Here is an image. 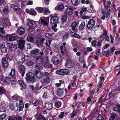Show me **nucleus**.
I'll list each match as a JSON object with an SVG mask.
<instances>
[{
    "instance_id": "nucleus-26",
    "label": "nucleus",
    "mask_w": 120,
    "mask_h": 120,
    "mask_svg": "<svg viewBox=\"0 0 120 120\" xmlns=\"http://www.w3.org/2000/svg\"><path fill=\"white\" fill-rule=\"evenodd\" d=\"M70 34L73 37L75 38H80L79 35L76 33H74L72 31L70 30Z\"/></svg>"
},
{
    "instance_id": "nucleus-27",
    "label": "nucleus",
    "mask_w": 120,
    "mask_h": 120,
    "mask_svg": "<svg viewBox=\"0 0 120 120\" xmlns=\"http://www.w3.org/2000/svg\"><path fill=\"white\" fill-rule=\"evenodd\" d=\"M27 41L30 42H33L34 41V38L31 35L29 34L27 36Z\"/></svg>"
},
{
    "instance_id": "nucleus-3",
    "label": "nucleus",
    "mask_w": 120,
    "mask_h": 120,
    "mask_svg": "<svg viewBox=\"0 0 120 120\" xmlns=\"http://www.w3.org/2000/svg\"><path fill=\"white\" fill-rule=\"evenodd\" d=\"M59 22V18L58 16L53 15L51 16L50 23L51 24H54L53 27H56L57 24Z\"/></svg>"
},
{
    "instance_id": "nucleus-63",
    "label": "nucleus",
    "mask_w": 120,
    "mask_h": 120,
    "mask_svg": "<svg viewBox=\"0 0 120 120\" xmlns=\"http://www.w3.org/2000/svg\"><path fill=\"white\" fill-rule=\"evenodd\" d=\"M64 112H62L58 116L60 118H62L64 116Z\"/></svg>"
},
{
    "instance_id": "nucleus-60",
    "label": "nucleus",
    "mask_w": 120,
    "mask_h": 120,
    "mask_svg": "<svg viewBox=\"0 0 120 120\" xmlns=\"http://www.w3.org/2000/svg\"><path fill=\"white\" fill-rule=\"evenodd\" d=\"M97 43V41L96 40H94L92 41L91 42V45H92L94 46H96V44Z\"/></svg>"
},
{
    "instance_id": "nucleus-23",
    "label": "nucleus",
    "mask_w": 120,
    "mask_h": 120,
    "mask_svg": "<svg viewBox=\"0 0 120 120\" xmlns=\"http://www.w3.org/2000/svg\"><path fill=\"white\" fill-rule=\"evenodd\" d=\"M10 23L9 20L8 18H5L4 20V21L3 22V24H2V26H6L10 25Z\"/></svg>"
},
{
    "instance_id": "nucleus-5",
    "label": "nucleus",
    "mask_w": 120,
    "mask_h": 120,
    "mask_svg": "<svg viewBox=\"0 0 120 120\" xmlns=\"http://www.w3.org/2000/svg\"><path fill=\"white\" fill-rule=\"evenodd\" d=\"M30 53L32 56H35L36 55L39 54L40 55L42 56L44 55L43 51L40 52V50L37 49H34L31 50Z\"/></svg>"
},
{
    "instance_id": "nucleus-59",
    "label": "nucleus",
    "mask_w": 120,
    "mask_h": 120,
    "mask_svg": "<svg viewBox=\"0 0 120 120\" xmlns=\"http://www.w3.org/2000/svg\"><path fill=\"white\" fill-rule=\"evenodd\" d=\"M77 115V113L76 112H75V111H74L72 113L71 117V118H73Z\"/></svg>"
},
{
    "instance_id": "nucleus-33",
    "label": "nucleus",
    "mask_w": 120,
    "mask_h": 120,
    "mask_svg": "<svg viewBox=\"0 0 120 120\" xmlns=\"http://www.w3.org/2000/svg\"><path fill=\"white\" fill-rule=\"evenodd\" d=\"M72 12V11H71L69 10H68V9L67 8V9L64 11V13L66 15L71 16L73 13L71 12Z\"/></svg>"
},
{
    "instance_id": "nucleus-34",
    "label": "nucleus",
    "mask_w": 120,
    "mask_h": 120,
    "mask_svg": "<svg viewBox=\"0 0 120 120\" xmlns=\"http://www.w3.org/2000/svg\"><path fill=\"white\" fill-rule=\"evenodd\" d=\"M51 41L50 40H49L48 41L46 40L45 42V45L46 46V47L47 49H50V46L51 44Z\"/></svg>"
},
{
    "instance_id": "nucleus-2",
    "label": "nucleus",
    "mask_w": 120,
    "mask_h": 120,
    "mask_svg": "<svg viewBox=\"0 0 120 120\" xmlns=\"http://www.w3.org/2000/svg\"><path fill=\"white\" fill-rule=\"evenodd\" d=\"M61 61V56L59 55H57L56 56H53L52 59V62L55 65H58L60 64Z\"/></svg>"
},
{
    "instance_id": "nucleus-36",
    "label": "nucleus",
    "mask_w": 120,
    "mask_h": 120,
    "mask_svg": "<svg viewBox=\"0 0 120 120\" xmlns=\"http://www.w3.org/2000/svg\"><path fill=\"white\" fill-rule=\"evenodd\" d=\"M69 35V34L68 32H66L64 34L62 37V38L63 40H66L68 38Z\"/></svg>"
},
{
    "instance_id": "nucleus-61",
    "label": "nucleus",
    "mask_w": 120,
    "mask_h": 120,
    "mask_svg": "<svg viewBox=\"0 0 120 120\" xmlns=\"http://www.w3.org/2000/svg\"><path fill=\"white\" fill-rule=\"evenodd\" d=\"M22 118L21 116H19L18 117L14 116L13 120H22Z\"/></svg>"
},
{
    "instance_id": "nucleus-17",
    "label": "nucleus",
    "mask_w": 120,
    "mask_h": 120,
    "mask_svg": "<svg viewBox=\"0 0 120 120\" xmlns=\"http://www.w3.org/2000/svg\"><path fill=\"white\" fill-rule=\"evenodd\" d=\"M9 49L12 52H15L16 50L17 47L16 45L13 44H10L8 45Z\"/></svg>"
},
{
    "instance_id": "nucleus-1",
    "label": "nucleus",
    "mask_w": 120,
    "mask_h": 120,
    "mask_svg": "<svg viewBox=\"0 0 120 120\" xmlns=\"http://www.w3.org/2000/svg\"><path fill=\"white\" fill-rule=\"evenodd\" d=\"M5 39L9 41H15L17 38H19L15 34H11L10 35L7 34L5 36ZM22 39V37L19 38Z\"/></svg>"
},
{
    "instance_id": "nucleus-11",
    "label": "nucleus",
    "mask_w": 120,
    "mask_h": 120,
    "mask_svg": "<svg viewBox=\"0 0 120 120\" xmlns=\"http://www.w3.org/2000/svg\"><path fill=\"white\" fill-rule=\"evenodd\" d=\"M26 68L23 65L21 64L19 66V72L21 74V75L23 77L26 71Z\"/></svg>"
},
{
    "instance_id": "nucleus-51",
    "label": "nucleus",
    "mask_w": 120,
    "mask_h": 120,
    "mask_svg": "<svg viewBox=\"0 0 120 120\" xmlns=\"http://www.w3.org/2000/svg\"><path fill=\"white\" fill-rule=\"evenodd\" d=\"M35 67L36 68L38 69L39 70H42L43 69V67L38 64L35 65Z\"/></svg>"
},
{
    "instance_id": "nucleus-18",
    "label": "nucleus",
    "mask_w": 120,
    "mask_h": 120,
    "mask_svg": "<svg viewBox=\"0 0 120 120\" xmlns=\"http://www.w3.org/2000/svg\"><path fill=\"white\" fill-rule=\"evenodd\" d=\"M40 21L41 24H44L46 25L48 24L49 22V19L45 18L44 19L42 18H40Z\"/></svg>"
},
{
    "instance_id": "nucleus-16",
    "label": "nucleus",
    "mask_w": 120,
    "mask_h": 120,
    "mask_svg": "<svg viewBox=\"0 0 120 120\" xmlns=\"http://www.w3.org/2000/svg\"><path fill=\"white\" fill-rule=\"evenodd\" d=\"M15 70L14 68H13L11 70V71L8 75V77L10 79H15Z\"/></svg>"
},
{
    "instance_id": "nucleus-53",
    "label": "nucleus",
    "mask_w": 120,
    "mask_h": 120,
    "mask_svg": "<svg viewBox=\"0 0 120 120\" xmlns=\"http://www.w3.org/2000/svg\"><path fill=\"white\" fill-rule=\"evenodd\" d=\"M45 36L49 38H52V34H49L47 33H46L45 34Z\"/></svg>"
},
{
    "instance_id": "nucleus-4",
    "label": "nucleus",
    "mask_w": 120,
    "mask_h": 120,
    "mask_svg": "<svg viewBox=\"0 0 120 120\" xmlns=\"http://www.w3.org/2000/svg\"><path fill=\"white\" fill-rule=\"evenodd\" d=\"M56 73L57 74L63 76L65 75H69L70 72L67 69H63L57 70L56 72Z\"/></svg>"
},
{
    "instance_id": "nucleus-42",
    "label": "nucleus",
    "mask_w": 120,
    "mask_h": 120,
    "mask_svg": "<svg viewBox=\"0 0 120 120\" xmlns=\"http://www.w3.org/2000/svg\"><path fill=\"white\" fill-rule=\"evenodd\" d=\"M3 12L4 14L7 15L8 12V8L7 7H4L3 10Z\"/></svg>"
},
{
    "instance_id": "nucleus-47",
    "label": "nucleus",
    "mask_w": 120,
    "mask_h": 120,
    "mask_svg": "<svg viewBox=\"0 0 120 120\" xmlns=\"http://www.w3.org/2000/svg\"><path fill=\"white\" fill-rule=\"evenodd\" d=\"M36 11L34 9H30L29 14L31 15H34L36 14Z\"/></svg>"
},
{
    "instance_id": "nucleus-21",
    "label": "nucleus",
    "mask_w": 120,
    "mask_h": 120,
    "mask_svg": "<svg viewBox=\"0 0 120 120\" xmlns=\"http://www.w3.org/2000/svg\"><path fill=\"white\" fill-rule=\"evenodd\" d=\"M28 22V25L29 26L34 27L35 26L37 25L36 22L35 21L29 20V21Z\"/></svg>"
},
{
    "instance_id": "nucleus-9",
    "label": "nucleus",
    "mask_w": 120,
    "mask_h": 120,
    "mask_svg": "<svg viewBox=\"0 0 120 120\" xmlns=\"http://www.w3.org/2000/svg\"><path fill=\"white\" fill-rule=\"evenodd\" d=\"M95 24V21L93 19H91L88 22V23L86 25V27L88 29H90L93 27Z\"/></svg>"
},
{
    "instance_id": "nucleus-10",
    "label": "nucleus",
    "mask_w": 120,
    "mask_h": 120,
    "mask_svg": "<svg viewBox=\"0 0 120 120\" xmlns=\"http://www.w3.org/2000/svg\"><path fill=\"white\" fill-rule=\"evenodd\" d=\"M34 74L36 77L40 79L43 77V72L38 70H35L34 71Z\"/></svg>"
},
{
    "instance_id": "nucleus-37",
    "label": "nucleus",
    "mask_w": 120,
    "mask_h": 120,
    "mask_svg": "<svg viewBox=\"0 0 120 120\" xmlns=\"http://www.w3.org/2000/svg\"><path fill=\"white\" fill-rule=\"evenodd\" d=\"M11 79L9 77H6L5 78L4 80L3 81V85H5L6 84H8V83L9 80V79Z\"/></svg>"
},
{
    "instance_id": "nucleus-55",
    "label": "nucleus",
    "mask_w": 120,
    "mask_h": 120,
    "mask_svg": "<svg viewBox=\"0 0 120 120\" xmlns=\"http://www.w3.org/2000/svg\"><path fill=\"white\" fill-rule=\"evenodd\" d=\"M79 60L80 62L83 63L84 61V57L83 56H80L79 57Z\"/></svg>"
},
{
    "instance_id": "nucleus-7",
    "label": "nucleus",
    "mask_w": 120,
    "mask_h": 120,
    "mask_svg": "<svg viewBox=\"0 0 120 120\" xmlns=\"http://www.w3.org/2000/svg\"><path fill=\"white\" fill-rule=\"evenodd\" d=\"M8 60V58L6 57H3L2 58L1 63L3 67L6 68L8 67L9 65Z\"/></svg>"
},
{
    "instance_id": "nucleus-25",
    "label": "nucleus",
    "mask_w": 120,
    "mask_h": 120,
    "mask_svg": "<svg viewBox=\"0 0 120 120\" xmlns=\"http://www.w3.org/2000/svg\"><path fill=\"white\" fill-rule=\"evenodd\" d=\"M87 8L86 7H82L81 8L79 14L82 15V14H85L86 12Z\"/></svg>"
},
{
    "instance_id": "nucleus-38",
    "label": "nucleus",
    "mask_w": 120,
    "mask_h": 120,
    "mask_svg": "<svg viewBox=\"0 0 120 120\" xmlns=\"http://www.w3.org/2000/svg\"><path fill=\"white\" fill-rule=\"evenodd\" d=\"M60 49L62 54L63 55H64V53H65L66 52V47L61 46L60 47Z\"/></svg>"
},
{
    "instance_id": "nucleus-43",
    "label": "nucleus",
    "mask_w": 120,
    "mask_h": 120,
    "mask_svg": "<svg viewBox=\"0 0 120 120\" xmlns=\"http://www.w3.org/2000/svg\"><path fill=\"white\" fill-rule=\"evenodd\" d=\"M71 2L75 6L78 5L79 4L78 0H71Z\"/></svg>"
},
{
    "instance_id": "nucleus-52",
    "label": "nucleus",
    "mask_w": 120,
    "mask_h": 120,
    "mask_svg": "<svg viewBox=\"0 0 120 120\" xmlns=\"http://www.w3.org/2000/svg\"><path fill=\"white\" fill-rule=\"evenodd\" d=\"M101 11L103 15L106 16V18L108 17V14L105 10L103 9H101Z\"/></svg>"
},
{
    "instance_id": "nucleus-6",
    "label": "nucleus",
    "mask_w": 120,
    "mask_h": 120,
    "mask_svg": "<svg viewBox=\"0 0 120 120\" xmlns=\"http://www.w3.org/2000/svg\"><path fill=\"white\" fill-rule=\"evenodd\" d=\"M45 40L44 38L38 36L36 38V44L38 47L41 46L43 45Z\"/></svg>"
},
{
    "instance_id": "nucleus-58",
    "label": "nucleus",
    "mask_w": 120,
    "mask_h": 120,
    "mask_svg": "<svg viewBox=\"0 0 120 120\" xmlns=\"http://www.w3.org/2000/svg\"><path fill=\"white\" fill-rule=\"evenodd\" d=\"M36 79L35 77L34 76V75H33L31 77L30 81H31L32 82H34L36 81Z\"/></svg>"
},
{
    "instance_id": "nucleus-24",
    "label": "nucleus",
    "mask_w": 120,
    "mask_h": 120,
    "mask_svg": "<svg viewBox=\"0 0 120 120\" xmlns=\"http://www.w3.org/2000/svg\"><path fill=\"white\" fill-rule=\"evenodd\" d=\"M32 73L31 72H29L27 73L26 77V81H30L32 76Z\"/></svg>"
},
{
    "instance_id": "nucleus-12",
    "label": "nucleus",
    "mask_w": 120,
    "mask_h": 120,
    "mask_svg": "<svg viewBox=\"0 0 120 120\" xmlns=\"http://www.w3.org/2000/svg\"><path fill=\"white\" fill-rule=\"evenodd\" d=\"M18 45L19 48L21 50H23L25 44V41L22 40H19L18 41Z\"/></svg>"
},
{
    "instance_id": "nucleus-45",
    "label": "nucleus",
    "mask_w": 120,
    "mask_h": 120,
    "mask_svg": "<svg viewBox=\"0 0 120 120\" xmlns=\"http://www.w3.org/2000/svg\"><path fill=\"white\" fill-rule=\"evenodd\" d=\"M36 9L39 13H42L44 11V9L41 7H37Z\"/></svg>"
},
{
    "instance_id": "nucleus-57",
    "label": "nucleus",
    "mask_w": 120,
    "mask_h": 120,
    "mask_svg": "<svg viewBox=\"0 0 120 120\" xmlns=\"http://www.w3.org/2000/svg\"><path fill=\"white\" fill-rule=\"evenodd\" d=\"M5 106L2 105L0 107V110L1 111H4L5 110Z\"/></svg>"
},
{
    "instance_id": "nucleus-50",
    "label": "nucleus",
    "mask_w": 120,
    "mask_h": 120,
    "mask_svg": "<svg viewBox=\"0 0 120 120\" xmlns=\"http://www.w3.org/2000/svg\"><path fill=\"white\" fill-rule=\"evenodd\" d=\"M48 107L46 109V110H50L53 108L52 104L51 103H48Z\"/></svg>"
},
{
    "instance_id": "nucleus-30",
    "label": "nucleus",
    "mask_w": 120,
    "mask_h": 120,
    "mask_svg": "<svg viewBox=\"0 0 120 120\" xmlns=\"http://www.w3.org/2000/svg\"><path fill=\"white\" fill-rule=\"evenodd\" d=\"M43 103V102L42 100H37L35 101L33 104L35 106H37L39 105L42 104Z\"/></svg>"
},
{
    "instance_id": "nucleus-64",
    "label": "nucleus",
    "mask_w": 120,
    "mask_h": 120,
    "mask_svg": "<svg viewBox=\"0 0 120 120\" xmlns=\"http://www.w3.org/2000/svg\"><path fill=\"white\" fill-rule=\"evenodd\" d=\"M27 64L29 66H31L34 63L32 62V61H29L27 62Z\"/></svg>"
},
{
    "instance_id": "nucleus-29",
    "label": "nucleus",
    "mask_w": 120,
    "mask_h": 120,
    "mask_svg": "<svg viewBox=\"0 0 120 120\" xmlns=\"http://www.w3.org/2000/svg\"><path fill=\"white\" fill-rule=\"evenodd\" d=\"M64 94V92L63 90L62 89H59L57 90V94L58 96L59 97H60L62 96Z\"/></svg>"
},
{
    "instance_id": "nucleus-19",
    "label": "nucleus",
    "mask_w": 120,
    "mask_h": 120,
    "mask_svg": "<svg viewBox=\"0 0 120 120\" xmlns=\"http://www.w3.org/2000/svg\"><path fill=\"white\" fill-rule=\"evenodd\" d=\"M111 115L109 118V120H120V118L117 117L115 113H112L110 114Z\"/></svg>"
},
{
    "instance_id": "nucleus-13",
    "label": "nucleus",
    "mask_w": 120,
    "mask_h": 120,
    "mask_svg": "<svg viewBox=\"0 0 120 120\" xmlns=\"http://www.w3.org/2000/svg\"><path fill=\"white\" fill-rule=\"evenodd\" d=\"M17 31V34L19 35H23L25 33V30L24 28L21 27L19 28Z\"/></svg>"
},
{
    "instance_id": "nucleus-28",
    "label": "nucleus",
    "mask_w": 120,
    "mask_h": 120,
    "mask_svg": "<svg viewBox=\"0 0 120 120\" xmlns=\"http://www.w3.org/2000/svg\"><path fill=\"white\" fill-rule=\"evenodd\" d=\"M104 6L108 14L109 15H110L111 12L110 6L108 5H105Z\"/></svg>"
},
{
    "instance_id": "nucleus-8",
    "label": "nucleus",
    "mask_w": 120,
    "mask_h": 120,
    "mask_svg": "<svg viewBox=\"0 0 120 120\" xmlns=\"http://www.w3.org/2000/svg\"><path fill=\"white\" fill-rule=\"evenodd\" d=\"M49 75V74L48 72H46L44 73L43 74V76L47 77V78L42 79L41 82L42 84L49 82L50 81V78L47 77Z\"/></svg>"
},
{
    "instance_id": "nucleus-54",
    "label": "nucleus",
    "mask_w": 120,
    "mask_h": 120,
    "mask_svg": "<svg viewBox=\"0 0 120 120\" xmlns=\"http://www.w3.org/2000/svg\"><path fill=\"white\" fill-rule=\"evenodd\" d=\"M5 91L4 87L0 86V94H4Z\"/></svg>"
},
{
    "instance_id": "nucleus-56",
    "label": "nucleus",
    "mask_w": 120,
    "mask_h": 120,
    "mask_svg": "<svg viewBox=\"0 0 120 120\" xmlns=\"http://www.w3.org/2000/svg\"><path fill=\"white\" fill-rule=\"evenodd\" d=\"M1 52L4 53H5L7 52V50L6 47L4 48V49H0Z\"/></svg>"
},
{
    "instance_id": "nucleus-46",
    "label": "nucleus",
    "mask_w": 120,
    "mask_h": 120,
    "mask_svg": "<svg viewBox=\"0 0 120 120\" xmlns=\"http://www.w3.org/2000/svg\"><path fill=\"white\" fill-rule=\"evenodd\" d=\"M6 117V115L4 113L0 114V120H4Z\"/></svg>"
},
{
    "instance_id": "nucleus-32",
    "label": "nucleus",
    "mask_w": 120,
    "mask_h": 120,
    "mask_svg": "<svg viewBox=\"0 0 120 120\" xmlns=\"http://www.w3.org/2000/svg\"><path fill=\"white\" fill-rule=\"evenodd\" d=\"M85 24L83 22H82L80 25L79 27V29L80 30H82L85 26Z\"/></svg>"
},
{
    "instance_id": "nucleus-39",
    "label": "nucleus",
    "mask_w": 120,
    "mask_h": 120,
    "mask_svg": "<svg viewBox=\"0 0 120 120\" xmlns=\"http://www.w3.org/2000/svg\"><path fill=\"white\" fill-rule=\"evenodd\" d=\"M95 91V90L94 89H93L92 90H91L89 92V95L91 98H92L94 95Z\"/></svg>"
},
{
    "instance_id": "nucleus-15",
    "label": "nucleus",
    "mask_w": 120,
    "mask_h": 120,
    "mask_svg": "<svg viewBox=\"0 0 120 120\" xmlns=\"http://www.w3.org/2000/svg\"><path fill=\"white\" fill-rule=\"evenodd\" d=\"M79 22H74L71 24V26L72 27L71 29L75 33H76L78 31V30L76 29L75 27L78 25Z\"/></svg>"
},
{
    "instance_id": "nucleus-41",
    "label": "nucleus",
    "mask_w": 120,
    "mask_h": 120,
    "mask_svg": "<svg viewBox=\"0 0 120 120\" xmlns=\"http://www.w3.org/2000/svg\"><path fill=\"white\" fill-rule=\"evenodd\" d=\"M16 13L18 14H20L22 12V10L20 8L18 7H17L14 10Z\"/></svg>"
},
{
    "instance_id": "nucleus-14",
    "label": "nucleus",
    "mask_w": 120,
    "mask_h": 120,
    "mask_svg": "<svg viewBox=\"0 0 120 120\" xmlns=\"http://www.w3.org/2000/svg\"><path fill=\"white\" fill-rule=\"evenodd\" d=\"M19 107H17L16 110L18 112H19L21 111H22L24 107L23 102L22 100H19Z\"/></svg>"
},
{
    "instance_id": "nucleus-62",
    "label": "nucleus",
    "mask_w": 120,
    "mask_h": 120,
    "mask_svg": "<svg viewBox=\"0 0 120 120\" xmlns=\"http://www.w3.org/2000/svg\"><path fill=\"white\" fill-rule=\"evenodd\" d=\"M97 120H104L103 117L101 115H98L97 117Z\"/></svg>"
},
{
    "instance_id": "nucleus-49",
    "label": "nucleus",
    "mask_w": 120,
    "mask_h": 120,
    "mask_svg": "<svg viewBox=\"0 0 120 120\" xmlns=\"http://www.w3.org/2000/svg\"><path fill=\"white\" fill-rule=\"evenodd\" d=\"M11 84L12 85V86L14 87L16 86V81L15 79V80H12L11 82Z\"/></svg>"
},
{
    "instance_id": "nucleus-22",
    "label": "nucleus",
    "mask_w": 120,
    "mask_h": 120,
    "mask_svg": "<svg viewBox=\"0 0 120 120\" xmlns=\"http://www.w3.org/2000/svg\"><path fill=\"white\" fill-rule=\"evenodd\" d=\"M18 82L22 88H20L21 90H23L25 89L26 88V85L24 82L22 80H19Z\"/></svg>"
},
{
    "instance_id": "nucleus-20",
    "label": "nucleus",
    "mask_w": 120,
    "mask_h": 120,
    "mask_svg": "<svg viewBox=\"0 0 120 120\" xmlns=\"http://www.w3.org/2000/svg\"><path fill=\"white\" fill-rule=\"evenodd\" d=\"M34 59L36 63H39L44 61L43 59L41 56H39L34 57Z\"/></svg>"
},
{
    "instance_id": "nucleus-40",
    "label": "nucleus",
    "mask_w": 120,
    "mask_h": 120,
    "mask_svg": "<svg viewBox=\"0 0 120 120\" xmlns=\"http://www.w3.org/2000/svg\"><path fill=\"white\" fill-rule=\"evenodd\" d=\"M61 105V103L60 101H58L55 102V106L56 108L60 107Z\"/></svg>"
},
{
    "instance_id": "nucleus-44",
    "label": "nucleus",
    "mask_w": 120,
    "mask_h": 120,
    "mask_svg": "<svg viewBox=\"0 0 120 120\" xmlns=\"http://www.w3.org/2000/svg\"><path fill=\"white\" fill-rule=\"evenodd\" d=\"M44 116L42 115L40 113L38 116V117L36 118V120H43Z\"/></svg>"
},
{
    "instance_id": "nucleus-35",
    "label": "nucleus",
    "mask_w": 120,
    "mask_h": 120,
    "mask_svg": "<svg viewBox=\"0 0 120 120\" xmlns=\"http://www.w3.org/2000/svg\"><path fill=\"white\" fill-rule=\"evenodd\" d=\"M67 15H63L61 18V21L62 22H65L67 20Z\"/></svg>"
},
{
    "instance_id": "nucleus-48",
    "label": "nucleus",
    "mask_w": 120,
    "mask_h": 120,
    "mask_svg": "<svg viewBox=\"0 0 120 120\" xmlns=\"http://www.w3.org/2000/svg\"><path fill=\"white\" fill-rule=\"evenodd\" d=\"M67 65L68 68H72L74 67V64L72 62L68 63L67 64Z\"/></svg>"
},
{
    "instance_id": "nucleus-31",
    "label": "nucleus",
    "mask_w": 120,
    "mask_h": 120,
    "mask_svg": "<svg viewBox=\"0 0 120 120\" xmlns=\"http://www.w3.org/2000/svg\"><path fill=\"white\" fill-rule=\"evenodd\" d=\"M103 55L106 57H108L112 55L110 53V52L109 50H107L106 51H104L103 53Z\"/></svg>"
}]
</instances>
